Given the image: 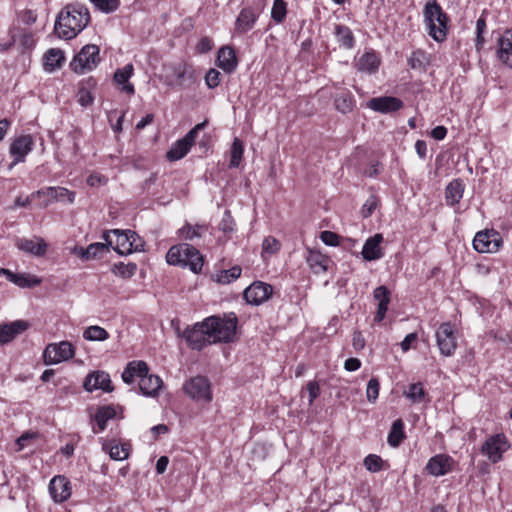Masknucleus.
<instances>
[{
    "mask_svg": "<svg viewBox=\"0 0 512 512\" xmlns=\"http://www.w3.org/2000/svg\"><path fill=\"white\" fill-rule=\"evenodd\" d=\"M90 14L84 5H67L58 15L55 32L58 37L69 40L76 37L88 24Z\"/></svg>",
    "mask_w": 512,
    "mask_h": 512,
    "instance_id": "nucleus-1",
    "label": "nucleus"
},
{
    "mask_svg": "<svg viewBox=\"0 0 512 512\" xmlns=\"http://www.w3.org/2000/svg\"><path fill=\"white\" fill-rule=\"evenodd\" d=\"M238 318L234 312L223 316H210L204 319V327L208 329L210 343H230L235 340Z\"/></svg>",
    "mask_w": 512,
    "mask_h": 512,
    "instance_id": "nucleus-2",
    "label": "nucleus"
},
{
    "mask_svg": "<svg viewBox=\"0 0 512 512\" xmlns=\"http://www.w3.org/2000/svg\"><path fill=\"white\" fill-rule=\"evenodd\" d=\"M166 260L170 265L189 268L194 273H199L203 267V258L200 252L187 243L172 246L166 254Z\"/></svg>",
    "mask_w": 512,
    "mask_h": 512,
    "instance_id": "nucleus-3",
    "label": "nucleus"
},
{
    "mask_svg": "<svg viewBox=\"0 0 512 512\" xmlns=\"http://www.w3.org/2000/svg\"><path fill=\"white\" fill-rule=\"evenodd\" d=\"M103 238L109 246L120 255H128L133 251H140L143 249L142 239L133 231H121L118 229L111 230L104 233Z\"/></svg>",
    "mask_w": 512,
    "mask_h": 512,
    "instance_id": "nucleus-4",
    "label": "nucleus"
},
{
    "mask_svg": "<svg viewBox=\"0 0 512 512\" xmlns=\"http://www.w3.org/2000/svg\"><path fill=\"white\" fill-rule=\"evenodd\" d=\"M424 19L429 35L438 42L443 41L447 35V16L437 2L426 4Z\"/></svg>",
    "mask_w": 512,
    "mask_h": 512,
    "instance_id": "nucleus-5",
    "label": "nucleus"
},
{
    "mask_svg": "<svg viewBox=\"0 0 512 512\" xmlns=\"http://www.w3.org/2000/svg\"><path fill=\"white\" fill-rule=\"evenodd\" d=\"M99 47L94 44H87L76 54L70 63L71 69L78 74L91 71L100 62Z\"/></svg>",
    "mask_w": 512,
    "mask_h": 512,
    "instance_id": "nucleus-6",
    "label": "nucleus"
},
{
    "mask_svg": "<svg viewBox=\"0 0 512 512\" xmlns=\"http://www.w3.org/2000/svg\"><path fill=\"white\" fill-rule=\"evenodd\" d=\"M183 389L191 399L197 402L209 403L212 401L211 384L204 376H196L186 381Z\"/></svg>",
    "mask_w": 512,
    "mask_h": 512,
    "instance_id": "nucleus-7",
    "label": "nucleus"
},
{
    "mask_svg": "<svg viewBox=\"0 0 512 512\" xmlns=\"http://www.w3.org/2000/svg\"><path fill=\"white\" fill-rule=\"evenodd\" d=\"M502 244L500 233L494 229L479 231L473 239V247L479 253H495Z\"/></svg>",
    "mask_w": 512,
    "mask_h": 512,
    "instance_id": "nucleus-8",
    "label": "nucleus"
},
{
    "mask_svg": "<svg viewBox=\"0 0 512 512\" xmlns=\"http://www.w3.org/2000/svg\"><path fill=\"white\" fill-rule=\"evenodd\" d=\"M273 293L270 284L256 281L247 287L244 291V298L249 304L260 305L267 301Z\"/></svg>",
    "mask_w": 512,
    "mask_h": 512,
    "instance_id": "nucleus-9",
    "label": "nucleus"
},
{
    "mask_svg": "<svg viewBox=\"0 0 512 512\" xmlns=\"http://www.w3.org/2000/svg\"><path fill=\"white\" fill-rule=\"evenodd\" d=\"M440 352H452L457 348L456 329L451 323H443L436 331Z\"/></svg>",
    "mask_w": 512,
    "mask_h": 512,
    "instance_id": "nucleus-10",
    "label": "nucleus"
},
{
    "mask_svg": "<svg viewBox=\"0 0 512 512\" xmlns=\"http://www.w3.org/2000/svg\"><path fill=\"white\" fill-rule=\"evenodd\" d=\"M184 337L193 350H200L211 344L210 339H208V329L204 327V320L196 323L192 328L186 329Z\"/></svg>",
    "mask_w": 512,
    "mask_h": 512,
    "instance_id": "nucleus-11",
    "label": "nucleus"
},
{
    "mask_svg": "<svg viewBox=\"0 0 512 512\" xmlns=\"http://www.w3.org/2000/svg\"><path fill=\"white\" fill-rule=\"evenodd\" d=\"M34 141L30 135H22L16 138L10 146V154L14 158L13 165L24 162L25 157L32 151Z\"/></svg>",
    "mask_w": 512,
    "mask_h": 512,
    "instance_id": "nucleus-12",
    "label": "nucleus"
},
{
    "mask_svg": "<svg viewBox=\"0 0 512 512\" xmlns=\"http://www.w3.org/2000/svg\"><path fill=\"white\" fill-rule=\"evenodd\" d=\"M367 107L380 113H391L401 109L403 102L393 96L374 97L367 102Z\"/></svg>",
    "mask_w": 512,
    "mask_h": 512,
    "instance_id": "nucleus-13",
    "label": "nucleus"
},
{
    "mask_svg": "<svg viewBox=\"0 0 512 512\" xmlns=\"http://www.w3.org/2000/svg\"><path fill=\"white\" fill-rule=\"evenodd\" d=\"M30 324L26 320H16L0 325V345L12 341L18 335L28 330Z\"/></svg>",
    "mask_w": 512,
    "mask_h": 512,
    "instance_id": "nucleus-14",
    "label": "nucleus"
},
{
    "mask_svg": "<svg viewBox=\"0 0 512 512\" xmlns=\"http://www.w3.org/2000/svg\"><path fill=\"white\" fill-rule=\"evenodd\" d=\"M16 247L30 255L36 257H42L47 252V243L41 237H33V238H19L16 241Z\"/></svg>",
    "mask_w": 512,
    "mask_h": 512,
    "instance_id": "nucleus-15",
    "label": "nucleus"
},
{
    "mask_svg": "<svg viewBox=\"0 0 512 512\" xmlns=\"http://www.w3.org/2000/svg\"><path fill=\"white\" fill-rule=\"evenodd\" d=\"M508 448L503 435H495L489 438L482 446V452L488 456L492 462L501 459L502 453Z\"/></svg>",
    "mask_w": 512,
    "mask_h": 512,
    "instance_id": "nucleus-16",
    "label": "nucleus"
},
{
    "mask_svg": "<svg viewBox=\"0 0 512 512\" xmlns=\"http://www.w3.org/2000/svg\"><path fill=\"white\" fill-rule=\"evenodd\" d=\"M0 275L5 276L8 281L20 288L35 287L42 282V280L35 275L29 273H14L6 268H0Z\"/></svg>",
    "mask_w": 512,
    "mask_h": 512,
    "instance_id": "nucleus-17",
    "label": "nucleus"
},
{
    "mask_svg": "<svg viewBox=\"0 0 512 512\" xmlns=\"http://www.w3.org/2000/svg\"><path fill=\"white\" fill-rule=\"evenodd\" d=\"M49 491L55 502H64L71 495L70 482L64 476H55L50 481Z\"/></svg>",
    "mask_w": 512,
    "mask_h": 512,
    "instance_id": "nucleus-18",
    "label": "nucleus"
},
{
    "mask_svg": "<svg viewBox=\"0 0 512 512\" xmlns=\"http://www.w3.org/2000/svg\"><path fill=\"white\" fill-rule=\"evenodd\" d=\"M453 460L445 454H438L429 459L426 470L433 476H442L452 469Z\"/></svg>",
    "mask_w": 512,
    "mask_h": 512,
    "instance_id": "nucleus-19",
    "label": "nucleus"
},
{
    "mask_svg": "<svg viewBox=\"0 0 512 512\" xmlns=\"http://www.w3.org/2000/svg\"><path fill=\"white\" fill-rule=\"evenodd\" d=\"M373 297L375 301H377V311L374 316V322L380 323L386 316L391 292L386 286H379L373 291Z\"/></svg>",
    "mask_w": 512,
    "mask_h": 512,
    "instance_id": "nucleus-20",
    "label": "nucleus"
},
{
    "mask_svg": "<svg viewBox=\"0 0 512 512\" xmlns=\"http://www.w3.org/2000/svg\"><path fill=\"white\" fill-rule=\"evenodd\" d=\"M84 388L89 392L97 389H101L106 392L112 391L109 374L103 371L90 374L84 381Z\"/></svg>",
    "mask_w": 512,
    "mask_h": 512,
    "instance_id": "nucleus-21",
    "label": "nucleus"
},
{
    "mask_svg": "<svg viewBox=\"0 0 512 512\" xmlns=\"http://www.w3.org/2000/svg\"><path fill=\"white\" fill-rule=\"evenodd\" d=\"M497 57L506 66L512 69V31L507 30L498 39Z\"/></svg>",
    "mask_w": 512,
    "mask_h": 512,
    "instance_id": "nucleus-22",
    "label": "nucleus"
},
{
    "mask_svg": "<svg viewBox=\"0 0 512 512\" xmlns=\"http://www.w3.org/2000/svg\"><path fill=\"white\" fill-rule=\"evenodd\" d=\"M383 242L382 234H375L368 238L362 249V256L367 261L378 260L383 257L381 243Z\"/></svg>",
    "mask_w": 512,
    "mask_h": 512,
    "instance_id": "nucleus-23",
    "label": "nucleus"
},
{
    "mask_svg": "<svg viewBox=\"0 0 512 512\" xmlns=\"http://www.w3.org/2000/svg\"><path fill=\"white\" fill-rule=\"evenodd\" d=\"M380 62L379 55L371 50L356 58L355 66L358 71L372 74L378 70Z\"/></svg>",
    "mask_w": 512,
    "mask_h": 512,
    "instance_id": "nucleus-24",
    "label": "nucleus"
},
{
    "mask_svg": "<svg viewBox=\"0 0 512 512\" xmlns=\"http://www.w3.org/2000/svg\"><path fill=\"white\" fill-rule=\"evenodd\" d=\"M102 449L109 453L111 459L121 461L129 457L131 445L129 443L119 444L115 440H111L103 443Z\"/></svg>",
    "mask_w": 512,
    "mask_h": 512,
    "instance_id": "nucleus-25",
    "label": "nucleus"
},
{
    "mask_svg": "<svg viewBox=\"0 0 512 512\" xmlns=\"http://www.w3.org/2000/svg\"><path fill=\"white\" fill-rule=\"evenodd\" d=\"M235 51L228 46L220 48L217 56L218 66L226 73H232L237 67Z\"/></svg>",
    "mask_w": 512,
    "mask_h": 512,
    "instance_id": "nucleus-26",
    "label": "nucleus"
},
{
    "mask_svg": "<svg viewBox=\"0 0 512 512\" xmlns=\"http://www.w3.org/2000/svg\"><path fill=\"white\" fill-rule=\"evenodd\" d=\"M306 261L312 271L316 274L326 272L330 262L329 258L320 251L310 248L307 249Z\"/></svg>",
    "mask_w": 512,
    "mask_h": 512,
    "instance_id": "nucleus-27",
    "label": "nucleus"
},
{
    "mask_svg": "<svg viewBox=\"0 0 512 512\" xmlns=\"http://www.w3.org/2000/svg\"><path fill=\"white\" fill-rule=\"evenodd\" d=\"M465 190V184L461 179L452 180L446 187L445 199L450 206H455L460 202Z\"/></svg>",
    "mask_w": 512,
    "mask_h": 512,
    "instance_id": "nucleus-28",
    "label": "nucleus"
},
{
    "mask_svg": "<svg viewBox=\"0 0 512 512\" xmlns=\"http://www.w3.org/2000/svg\"><path fill=\"white\" fill-rule=\"evenodd\" d=\"M257 20V15L251 8H244L238 15L235 23V30L240 33H246L251 30Z\"/></svg>",
    "mask_w": 512,
    "mask_h": 512,
    "instance_id": "nucleus-29",
    "label": "nucleus"
},
{
    "mask_svg": "<svg viewBox=\"0 0 512 512\" xmlns=\"http://www.w3.org/2000/svg\"><path fill=\"white\" fill-rule=\"evenodd\" d=\"M162 386V380L156 375L143 373L139 381V389L146 396H154Z\"/></svg>",
    "mask_w": 512,
    "mask_h": 512,
    "instance_id": "nucleus-30",
    "label": "nucleus"
},
{
    "mask_svg": "<svg viewBox=\"0 0 512 512\" xmlns=\"http://www.w3.org/2000/svg\"><path fill=\"white\" fill-rule=\"evenodd\" d=\"M65 60L64 53L60 49L51 48L44 54V69L53 72L60 68Z\"/></svg>",
    "mask_w": 512,
    "mask_h": 512,
    "instance_id": "nucleus-31",
    "label": "nucleus"
},
{
    "mask_svg": "<svg viewBox=\"0 0 512 512\" xmlns=\"http://www.w3.org/2000/svg\"><path fill=\"white\" fill-rule=\"evenodd\" d=\"M143 373H148L147 364L143 361L130 362L122 373V379L125 383L130 384L137 376L141 378Z\"/></svg>",
    "mask_w": 512,
    "mask_h": 512,
    "instance_id": "nucleus-32",
    "label": "nucleus"
},
{
    "mask_svg": "<svg viewBox=\"0 0 512 512\" xmlns=\"http://www.w3.org/2000/svg\"><path fill=\"white\" fill-rule=\"evenodd\" d=\"M133 74V65L127 64L123 68L118 69L114 74V80L119 85H123L122 90L128 94L134 93V86L128 83V80Z\"/></svg>",
    "mask_w": 512,
    "mask_h": 512,
    "instance_id": "nucleus-33",
    "label": "nucleus"
},
{
    "mask_svg": "<svg viewBox=\"0 0 512 512\" xmlns=\"http://www.w3.org/2000/svg\"><path fill=\"white\" fill-rule=\"evenodd\" d=\"M334 35L340 46L345 49H352L355 44V39L352 30L345 25L337 24L334 29Z\"/></svg>",
    "mask_w": 512,
    "mask_h": 512,
    "instance_id": "nucleus-34",
    "label": "nucleus"
},
{
    "mask_svg": "<svg viewBox=\"0 0 512 512\" xmlns=\"http://www.w3.org/2000/svg\"><path fill=\"white\" fill-rule=\"evenodd\" d=\"M172 73L173 79L169 84L175 83L182 85L187 78L192 77V69L186 63H178L169 67Z\"/></svg>",
    "mask_w": 512,
    "mask_h": 512,
    "instance_id": "nucleus-35",
    "label": "nucleus"
},
{
    "mask_svg": "<svg viewBox=\"0 0 512 512\" xmlns=\"http://www.w3.org/2000/svg\"><path fill=\"white\" fill-rule=\"evenodd\" d=\"M334 104L339 112L346 114L353 110L355 100L350 92L342 91L335 97Z\"/></svg>",
    "mask_w": 512,
    "mask_h": 512,
    "instance_id": "nucleus-36",
    "label": "nucleus"
},
{
    "mask_svg": "<svg viewBox=\"0 0 512 512\" xmlns=\"http://www.w3.org/2000/svg\"><path fill=\"white\" fill-rule=\"evenodd\" d=\"M207 232L205 225H185L179 229V236L185 240L193 241L196 238L202 237Z\"/></svg>",
    "mask_w": 512,
    "mask_h": 512,
    "instance_id": "nucleus-37",
    "label": "nucleus"
},
{
    "mask_svg": "<svg viewBox=\"0 0 512 512\" xmlns=\"http://www.w3.org/2000/svg\"><path fill=\"white\" fill-rule=\"evenodd\" d=\"M115 415L116 411L114 407L109 405L100 407L95 414V421L99 431H103L106 428L107 421L114 418Z\"/></svg>",
    "mask_w": 512,
    "mask_h": 512,
    "instance_id": "nucleus-38",
    "label": "nucleus"
},
{
    "mask_svg": "<svg viewBox=\"0 0 512 512\" xmlns=\"http://www.w3.org/2000/svg\"><path fill=\"white\" fill-rule=\"evenodd\" d=\"M190 148L183 139H179L167 152V158L170 161L180 160L189 152Z\"/></svg>",
    "mask_w": 512,
    "mask_h": 512,
    "instance_id": "nucleus-39",
    "label": "nucleus"
},
{
    "mask_svg": "<svg viewBox=\"0 0 512 512\" xmlns=\"http://www.w3.org/2000/svg\"><path fill=\"white\" fill-rule=\"evenodd\" d=\"M403 429L404 424L401 419L394 421L388 435V443L391 446L397 447L402 442L405 437Z\"/></svg>",
    "mask_w": 512,
    "mask_h": 512,
    "instance_id": "nucleus-40",
    "label": "nucleus"
},
{
    "mask_svg": "<svg viewBox=\"0 0 512 512\" xmlns=\"http://www.w3.org/2000/svg\"><path fill=\"white\" fill-rule=\"evenodd\" d=\"M242 269L240 266H233L228 270H222L216 274V282L220 284H229L241 275Z\"/></svg>",
    "mask_w": 512,
    "mask_h": 512,
    "instance_id": "nucleus-41",
    "label": "nucleus"
},
{
    "mask_svg": "<svg viewBox=\"0 0 512 512\" xmlns=\"http://www.w3.org/2000/svg\"><path fill=\"white\" fill-rule=\"evenodd\" d=\"M83 337L89 341H103L108 338V332L100 326H89L85 329Z\"/></svg>",
    "mask_w": 512,
    "mask_h": 512,
    "instance_id": "nucleus-42",
    "label": "nucleus"
},
{
    "mask_svg": "<svg viewBox=\"0 0 512 512\" xmlns=\"http://www.w3.org/2000/svg\"><path fill=\"white\" fill-rule=\"evenodd\" d=\"M287 14V4L284 0H274L271 9V18L278 24L282 23Z\"/></svg>",
    "mask_w": 512,
    "mask_h": 512,
    "instance_id": "nucleus-43",
    "label": "nucleus"
},
{
    "mask_svg": "<svg viewBox=\"0 0 512 512\" xmlns=\"http://www.w3.org/2000/svg\"><path fill=\"white\" fill-rule=\"evenodd\" d=\"M244 152L243 143L238 138H235L231 148V159H230V167H238L242 160Z\"/></svg>",
    "mask_w": 512,
    "mask_h": 512,
    "instance_id": "nucleus-44",
    "label": "nucleus"
},
{
    "mask_svg": "<svg viewBox=\"0 0 512 512\" xmlns=\"http://www.w3.org/2000/svg\"><path fill=\"white\" fill-rule=\"evenodd\" d=\"M404 394L413 402H421L425 397V391L421 383L411 384L408 388V391H405Z\"/></svg>",
    "mask_w": 512,
    "mask_h": 512,
    "instance_id": "nucleus-45",
    "label": "nucleus"
},
{
    "mask_svg": "<svg viewBox=\"0 0 512 512\" xmlns=\"http://www.w3.org/2000/svg\"><path fill=\"white\" fill-rule=\"evenodd\" d=\"M364 466L370 472H379L383 469V460L378 455L369 454L364 459Z\"/></svg>",
    "mask_w": 512,
    "mask_h": 512,
    "instance_id": "nucleus-46",
    "label": "nucleus"
},
{
    "mask_svg": "<svg viewBox=\"0 0 512 512\" xmlns=\"http://www.w3.org/2000/svg\"><path fill=\"white\" fill-rule=\"evenodd\" d=\"M109 250L107 243H92L85 248V254L89 259L97 258Z\"/></svg>",
    "mask_w": 512,
    "mask_h": 512,
    "instance_id": "nucleus-47",
    "label": "nucleus"
},
{
    "mask_svg": "<svg viewBox=\"0 0 512 512\" xmlns=\"http://www.w3.org/2000/svg\"><path fill=\"white\" fill-rule=\"evenodd\" d=\"M41 197L45 196L47 199L45 201V206L50 205L51 203L57 201V187H46L40 189L31 194V197Z\"/></svg>",
    "mask_w": 512,
    "mask_h": 512,
    "instance_id": "nucleus-48",
    "label": "nucleus"
},
{
    "mask_svg": "<svg viewBox=\"0 0 512 512\" xmlns=\"http://www.w3.org/2000/svg\"><path fill=\"white\" fill-rule=\"evenodd\" d=\"M304 390L308 393V404L309 406H312L315 399L319 397L320 393H321V388H320V385L317 381H309L305 388L302 390V393L304 392Z\"/></svg>",
    "mask_w": 512,
    "mask_h": 512,
    "instance_id": "nucleus-49",
    "label": "nucleus"
},
{
    "mask_svg": "<svg viewBox=\"0 0 512 512\" xmlns=\"http://www.w3.org/2000/svg\"><path fill=\"white\" fill-rule=\"evenodd\" d=\"M280 247V242L276 238L268 236L263 240L262 252L267 253L269 255H273L280 250Z\"/></svg>",
    "mask_w": 512,
    "mask_h": 512,
    "instance_id": "nucleus-50",
    "label": "nucleus"
},
{
    "mask_svg": "<svg viewBox=\"0 0 512 512\" xmlns=\"http://www.w3.org/2000/svg\"><path fill=\"white\" fill-rule=\"evenodd\" d=\"M96 8L105 13L115 11L119 6V0H90Z\"/></svg>",
    "mask_w": 512,
    "mask_h": 512,
    "instance_id": "nucleus-51",
    "label": "nucleus"
},
{
    "mask_svg": "<svg viewBox=\"0 0 512 512\" xmlns=\"http://www.w3.org/2000/svg\"><path fill=\"white\" fill-rule=\"evenodd\" d=\"M43 352H75V347L68 341L48 344Z\"/></svg>",
    "mask_w": 512,
    "mask_h": 512,
    "instance_id": "nucleus-52",
    "label": "nucleus"
},
{
    "mask_svg": "<svg viewBox=\"0 0 512 512\" xmlns=\"http://www.w3.org/2000/svg\"><path fill=\"white\" fill-rule=\"evenodd\" d=\"M208 125V120H204L201 123H198L195 125L186 135L184 138H182L190 147L193 146V144L196 141L197 135L199 131L203 130Z\"/></svg>",
    "mask_w": 512,
    "mask_h": 512,
    "instance_id": "nucleus-53",
    "label": "nucleus"
},
{
    "mask_svg": "<svg viewBox=\"0 0 512 512\" xmlns=\"http://www.w3.org/2000/svg\"><path fill=\"white\" fill-rule=\"evenodd\" d=\"M408 63L412 69H421L425 66V53L421 50L412 52L408 59Z\"/></svg>",
    "mask_w": 512,
    "mask_h": 512,
    "instance_id": "nucleus-54",
    "label": "nucleus"
},
{
    "mask_svg": "<svg viewBox=\"0 0 512 512\" xmlns=\"http://www.w3.org/2000/svg\"><path fill=\"white\" fill-rule=\"evenodd\" d=\"M378 206V199L371 195L363 204L361 214L364 218L370 217Z\"/></svg>",
    "mask_w": 512,
    "mask_h": 512,
    "instance_id": "nucleus-55",
    "label": "nucleus"
},
{
    "mask_svg": "<svg viewBox=\"0 0 512 512\" xmlns=\"http://www.w3.org/2000/svg\"><path fill=\"white\" fill-rule=\"evenodd\" d=\"M367 399L370 402H375L379 395V382L376 378H371L367 384L366 390Z\"/></svg>",
    "mask_w": 512,
    "mask_h": 512,
    "instance_id": "nucleus-56",
    "label": "nucleus"
},
{
    "mask_svg": "<svg viewBox=\"0 0 512 512\" xmlns=\"http://www.w3.org/2000/svg\"><path fill=\"white\" fill-rule=\"evenodd\" d=\"M74 354H43L46 365L58 364L72 358Z\"/></svg>",
    "mask_w": 512,
    "mask_h": 512,
    "instance_id": "nucleus-57",
    "label": "nucleus"
},
{
    "mask_svg": "<svg viewBox=\"0 0 512 512\" xmlns=\"http://www.w3.org/2000/svg\"><path fill=\"white\" fill-rule=\"evenodd\" d=\"M234 221L229 211H225L223 218L219 224V229L224 233H231L234 231Z\"/></svg>",
    "mask_w": 512,
    "mask_h": 512,
    "instance_id": "nucleus-58",
    "label": "nucleus"
},
{
    "mask_svg": "<svg viewBox=\"0 0 512 512\" xmlns=\"http://www.w3.org/2000/svg\"><path fill=\"white\" fill-rule=\"evenodd\" d=\"M206 84L209 88H215L220 84L221 74L216 69H210L205 77Z\"/></svg>",
    "mask_w": 512,
    "mask_h": 512,
    "instance_id": "nucleus-59",
    "label": "nucleus"
},
{
    "mask_svg": "<svg viewBox=\"0 0 512 512\" xmlns=\"http://www.w3.org/2000/svg\"><path fill=\"white\" fill-rule=\"evenodd\" d=\"M320 239L323 243L328 246H338L339 245V236L338 234L332 231H323L320 234Z\"/></svg>",
    "mask_w": 512,
    "mask_h": 512,
    "instance_id": "nucleus-60",
    "label": "nucleus"
},
{
    "mask_svg": "<svg viewBox=\"0 0 512 512\" xmlns=\"http://www.w3.org/2000/svg\"><path fill=\"white\" fill-rule=\"evenodd\" d=\"M486 30V19L484 16H480L476 22V34H477V46L480 47L484 43L482 34Z\"/></svg>",
    "mask_w": 512,
    "mask_h": 512,
    "instance_id": "nucleus-61",
    "label": "nucleus"
},
{
    "mask_svg": "<svg viewBox=\"0 0 512 512\" xmlns=\"http://www.w3.org/2000/svg\"><path fill=\"white\" fill-rule=\"evenodd\" d=\"M67 200L69 203H73L75 200V192L68 190L64 187H57V201Z\"/></svg>",
    "mask_w": 512,
    "mask_h": 512,
    "instance_id": "nucleus-62",
    "label": "nucleus"
},
{
    "mask_svg": "<svg viewBox=\"0 0 512 512\" xmlns=\"http://www.w3.org/2000/svg\"><path fill=\"white\" fill-rule=\"evenodd\" d=\"M107 178L99 173H92L87 178V184L92 187L106 184Z\"/></svg>",
    "mask_w": 512,
    "mask_h": 512,
    "instance_id": "nucleus-63",
    "label": "nucleus"
},
{
    "mask_svg": "<svg viewBox=\"0 0 512 512\" xmlns=\"http://www.w3.org/2000/svg\"><path fill=\"white\" fill-rule=\"evenodd\" d=\"M78 102L84 107L89 106L93 102V96L88 90L81 89L78 93Z\"/></svg>",
    "mask_w": 512,
    "mask_h": 512,
    "instance_id": "nucleus-64",
    "label": "nucleus"
}]
</instances>
